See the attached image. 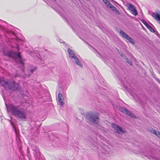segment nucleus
Here are the masks:
<instances>
[{
  "instance_id": "nucleus-1",
  "label": "nucleus",
  "mask_w": 160,
  "mask_h": 160,
  "mask_svg": "<svg viewBox=\"0 0 160 160\" xmlns=\"http://www.w3.org/2000/svg\"><path fill=\"white\" fill-rule=\"evenodd\" d=\"M6 106L8 112H11L15 116L22 120L26 119V112L22 105L15 106L13 104H9Z\"/></svg>"
},
{
  "instance_id": "nucleus-2",
  "label": "nucleus",
  "mask_w": 160,
  "mask_h": 160,
  "mask_svg": "<svg viewBox=\"0 0 160 160\" xmlns=\"http://www.w3.org/2000/svg\"><path fill=\"white\" fill-rule=\"evenodd\" d=\"M0 84L6 89L8 88L12 90H14L18 88L19 85L18 83H15L13 81L8 82L3 78H0Z\"/></svg>"
},
{
  "instance_id": "nucleus-3",
  "label": "nucleus",
  "mask_w": 160,
  "mask_h": 160,
  "mask_svg": "<svg viewBox=\"0 0 160 160\" xmlns=\"http://www.w3.org/2000/svg\"><path fill=\"white\" fill-rule=\"evenodd\" d=\"M68 51L69 54V57L70 58H71L72 59V61L75 62L80 67H82V64H81L80 62L79 61L77 56H75L74 52L69 48L68 49Z\"/></svg>"
},
{
  "instance_id": "nucleus-4",
  "label": "nucleus",
  "mask_w": 160,
  "mask_h": 160,
  "mask_svg": "<svg viewBox=\"0 0 160 160\" xmlns=\"http://www.w3.org/2000/svg\"><path fill=\"white\" fill-rule=\"evenodd\" d=\"M6 55L8 56L9 57L18 58L19 62L22 65H23V63L21 60V58L19 53H15L12 52H8Z\"/></svg>"
},
{
  "instance_id": "nucleus-5",
  "label": "nucleus",
  "mask_w": 160,
  "mask_h": 160,
  "mask_svg": "<svg viewBox=\"0 0 160 160\" xmlns=\"http://www.w3.org/2000/svg\"><path fill=\"white\" fill-rule=\"evenodd\" d=\"M88 116H87L88 119L89 121L93 123H98L99 121L98 117L96 115L94 114L93 113H88Z\"/></svg>"
},
{
  "instance_id": "nucleus-6",
  "label": "nucleus",
  "mask_w": 160,
  "mask_h": 160,
  "mask_svg": "<svg viewBox=\"0 0 160 160\" xmlns=\"http://www.w3.org/2000/svg\"><path fill=\"white\" fill-rule=\"evenodd\" d=\"M119 33L122 37L128 40L130 43L133 45L135 44V42L133 39L124 32L121 30Z\"/></svg>"
},
{
  "instance_id": "nucleus-7",
  "label": "nucleus",
  "mask_w": 160,
  "mask_h": 160,
  "mask_svg": "<svg viewBox=\"0 0 160 160\" xmlns=\"http://www.w3.org/2000/svg\"><path fill=\"white\" fill-rule=\"evenodd\" d=\"M112 126L114 129L116 131V132L119 134H122L125 132V131L122 130L120 127L114 123H112Z\"/></svg>"
},
{
  "instance_id": "nucleus-8",
  "label": "nucleus",
  "mask_w": 160,
  "mask_h": 160,
  "mask_svg": "<svg viewBox=\"0 0 160 160\" xmlns=\"http://www.w3.org/2000/svg\"><path fill=\"white\" fill-rule=\"evenodd\" d=\"M119 110L121 112L126 114H128V115L132 118H135V115L133 113H131L130 112L128 111L124 107H120Z\"/></svg>"
},
{
  "instance_id": "nucleus-9",
  "label": "nucleus",
  "mask_w": 160,
  "mask_h": 160,
  "mask_svg": "<svg viewBox=\"0 0 160 160\" xmlns=\"http://www.w3.org/2000/svg\"><path fill=\"white\" fill-rule=\"evenodd\" d=\"M152 16L160 24V12L159 10H157L152 13Z\"/></svg>"
},
{
  "instance_id": "nucleus-10",
  "label": "nucleus",
  "mask_w": 160,
  "mask_h": 160,
  "mask_svg": "<svg viewBox=\"0 0 160 160\" xmlns=\"http://www.w3.org/2000/svg\"><path fill=\"white\" fill-rule=\"evenodd\" d=\"M58 101L60 103V104L62 106L64 104V103L63 102V98L62 94L59 93L58 95Z\"/></svg>"
},
{
  "instance_id": "nucleus-11",
  "label": "nucleus",
  "mask_w": 160,
  "mask_h": 160,
  "mask_svg": "<svg viewBox=\"0 0 160 160\" xmlns=\"http://www.w3.org/2000/svg\"><path fill=\"white\" fill-rule=\"evenodd\" d=\"M106 5L109 8H110L112 5L107 0H103Z\"/></svg>"
},
{
  "instance_id": "nucleus-12",
  "label": "nucleus",
  "mask_w": 160,
  "mask_h": 160,
  "mask_svg": "<svg viewBox=\"0 0 160 160\" xmlns=\"http://www.w3.org/2000/svg\"><path fill=\"white\" fill-rule=\"evenodd\" d=\"M148 130L151 133H153L154 134H156V131L154 130L153 129L151 128H150L148 129Z\"/></svg>"
},
{
  "instance_id": "nucleus-13",
  "label": "nucleus",
  "mask_w": 160,
  "mask_h": 160,
  "mask_svg": "<svg viewBox=\"0 0 160 160\" xmlns=\"http://www.w3.org/2000/svg\"><path fill=\"white\" fill-rule=\"evenodd\" d=\"M128 8L130 10H132L135 7L133 5L131 4H129L128 5Z\"/></svg>"
},
{
  "instance_id": "nucleus-14",
  "label": "nucleus",
  "mask_w": 160,
  "mask_h": 160,
  "mask_svg": "<svg viewBox=\"0 0 160 160\" xmlns=\"http://www.w3.org/2000/svg\"><path fill=\"white\" fill-rule=\"evenodd\" d=\"M132 13L134 14L135 16L137 14V11L135 9V8H133V9L131 10Z\"/></svg>"
},
{
  "instance_id": "nucleus-15",
  "label": "nucleus",
  "mask_w": 160,
  "mask_h": 160,
  "mask_svg": "<svg viewBox=\"0 0 160 160\" xmlns=\"http://www.w3.org/2000/svg\"><path fill=\"white\" fill-rule=\"evenodd\" d=\"M148 28L151 32H154V30L150 26H148Z\"/></svg>"
},
{
  "instance_id": "nucleus-16",
  "label": "nucleus",
  "mask_w": 160,
  "mask_h": 160,
  "mask_svg": "<svg viewBox=\"0 0 160 160\" xmlns=\"http://www.w3.org/2000/svg\"><path fill=\"white\" fill-rule=\"evenodd\" d=\"M111 8L112 10H113L114 12L115 11L116 9H117L115 7H114L113 5H112V6L110 8Z\"/></svg>"
},
{
  "instance_id": "nucleus-17",
  "label": "nucleus",
  "mask_w": 160,
  "mask_h": 160,
  "mask_svg": "<svg viewBox=\"0 0 160 160\" xmlns=\"http://www.w3.org/2000/svg\"><path fill=\"white\" fill-rule=\"evenodd\" d=\"M115 13L118 14L120 15V12L117 9H116L115 11H114Z\"/></svg>"
},
{
  "instance_id": "nucleus-18",
  "label": "nucleus",
  "mask_w": 160,
  "mask_h": 160,
  "mask_svg": "<svg viewBox=\"0 0 160 160\" xmlns=\"http://www.w3.org/2000/svg\"><path fill=\"white\" fill-rule=\"evenodd\" d=\"M156 136H157L159 138H160V132H156V134H155Z\"/></svg>"
},
{
  "instance_id": "nucleus-19",
  "label": "nucleus",
  "mask_w": 160,
  "mask_h": 160,
  "mask_svg": "<svg viewBox=\"0 0 160 160\" xmlns=\"http://www.w3.org/2000/svg\"><path fill=\"white\" fill-rule=\"evenodd\" d=\"M127 62L130 65H132V62L130 60H128L127 61Z\"/></svg>"
},
{
  "instance_id": "nucleus-20",
  "label": "nucleus",
  "mask_w": 160,
  "mask_h": 160,
  "mask_svg": "<svg viewBox=\"0 0 160 160\" xmlns=\"http://www.w3.org/2000/svg\"><path fill=\"white\" fill-rule=\"evenodd\" d=\"M142 22L144 23H145V21L144 20H142Z\"/></svg>"
},
{
  "instance_id": "nucleus-21",
  "label": "nucleus",
  "mask_w": 160,
  "mask_h": 160,
  "mask_svg": "<svg viewBox=\"0 0 160 160\" xmlns=\"http://www.w3.org/2000/svg\"><path fill=\"white\" fill-rule=\"evenodd\" d=\"M148 24H146V25H145V26L148 28V26H149Z\"/></svg>"
},
{
  "instance_id": "nucleus-22",
  "label": "nucleus",
  "mask_w": 160,
  "mask_h": 160,
  "mask_svg": "<svg viewBox=\"0 0 160 160\" xmlns=\"http://www.w3.org/2000/svg\"><path fill=\"white\" fill-rule=\"evenodd\" d=\"M144 24L145 25H146V24H148L146 22L144 23Z\"/></svg>"
},
{
  "instance_id": "nucleus-23",
  "label": "nucleus",
  "mask_w": 160,
  "mask_h": 160,
  "mask_svg": "<svg viewBox=\"0 0 160 160\" xmlns=\"http://www.w3.org/2000/svg\"><path fill=\"white\" fill-rule=\"evenodd\" d=\"M33 70H31V72H33Z\"/></svg>"
},
{
  "instance_id": "nucleus-24",
  "label": "nucleus",
  "mask_w": 160,
  "mask_h": 160,
  "mask_svg": "<svg viewBox=\"0 0 160 160\" xmlns=\"http://www.w3.org/2000/svg\"><path fill=\"white\" fill-rule=\"evenodd\" d=\"M54 0L55 1H56V0Z\"/></svg>"
}]
</instances>
